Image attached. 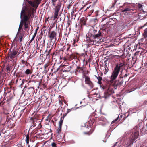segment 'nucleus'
I'll list each match as a JSON object with an SVG mask.
<instances>
[{"mask_svg":"<svg viewBox=\"0 0 147 147\" xmlns=\"http://www.w3.org/2000/svg\"><path fill=\"white\" fill-rule=\"evenodd\" d=\"M93 30V32L92 33V34H95L97 32V30H94L93 27L91 28V29H90V31Z\"/></svg>","mask_w":147,"mask_h":147,"instance_id":"obj_20","label":"nucleus"},{"mask_svg":"<svg viewBox=\"0 0 147 147\" xmlns=\"http://www.w3.org/2000/svg\"><path fill=\"white\" fill-rule=\"evenodd\" d=\"M26 142L27 144H28L29 142V136L28 135H27L26 137Z\"/></svg>","mask_w":147,"mask_h":147,"instance_id":"obj_19","label":"nucleus"},{"mask_svg":"<svg viewBox=\"0 0 147 147\" xmlns=\"http://www.w3.org/2000/svg\"><path fill=\"white\" fill-rule=\"evenodd\" d=\"M57 0H52V2L53 3V5L55 6L56 5L55 2L57 1Z\"/></svg>","mask_w":147,"mask_h":147,"instance_id":"obj_26","label":"nucleus"},{"mask_svg":"<svg viewBox=\"0 0 147 147\" xmlns=\"http://www.w3.org/2000/svg\"><path fill=\"white\" fill-rule=\"evenodd\" d=\"M138 131H136L133 135L132 138L130 139L129 145H130L132 144L134 140L138 138Z\"/></svg>","mask_w":147,"mask_h":147,"instance_id":"obj_3","label":"nucleus"},{"mask_svg":"<svg viewBox=\"0 0 147 147\" xmlns=\"http://www.w3.org/2000/svg\"><path fill=\"white\" fill-rule=\"evenodd\" d=\"M82 19H83V20H84V18H82V19H81V20H82Z\"/></svg>","mask_w":147,"mask_h":147,"instance_id":"obj_39","label":"nucleus"},{"mask_svg":"<svg viewBox=\"0 0 147 147\" xmlns=\"http://www.w3.org/2000/svg\"><path fill=\"white\" fill-rule=\"evenodd\" d=\"M73 109L72 108H71L70 109H67V113H68L71 111H72V110H73Z\"/></svg>","mask_w":147,"mask_h":147,"instance_id":"obj_29","label":"nucleus"},{"mask_svg":"<svg viewBox=\"0 0 147 147\" xmlns=\"http://www.w3.org/2000/svg\"><path fill=\"white\" fill-rule=\"evenodd\" d=\"M131 9L129 8H127L125 9L124 10H122V12H125V11H129Z\"/></svg>","mask_w":147,"mask_h":147,"instance_id":"obj_23","label":"nucleus"},{"mask_svg":"<svg viewBox=\"0 0 147 147\" xmlns=\"http://www.w3.org/2000/svg\"><path fill=\"white\" fill-rule=\"evenodd\" d=\"M142 5H139V9H141V8L142 7Z\"/></svg>","mask_w":147,"mask_h":147,"instance_id":"obj_31","label":"nucleus"},{"mask_svg":"<svg viewBox=\"0 0 147 147\" xmlns=\"http://www.w3.org/2000/svg\"><path fill=\"white\" fill-rule=\"evenodd\" d=\"M97 90H93L91 92V95H92V98H94L95 97H98L99 96L97 93L96 92Z\"/></svg>","mask_w":147,"mask_h":147,"instance_id":"obj_9","label":"nucleus"},{"mask_svg":"<svg viewBox=\"0 0 147 147\" xmlns=\"http://www.w3.org/2000/svg\"><path fill=\"white\" fill-rule=\"evenodd\" d=\"M23 25V23H22V22L21 21L17 34L18 36L19 35L21 34V30L22 29V28Z\"/></svg>","mask_w":147,"mask_h":147,"instance_id":"obj_11","label":"nucleus"},{"mask_svg":"<svg viewBox=\"0 0 147 147\" xmlns=\"http://www.w3.org/2000/svg\"><path fill=\"white\" fill-rule=\"evenodd\" d=\"M127 76V74H125V76Z\"/></svg>","mask_w":147,"mask_h":147,"instance_id":"obj_38","label":"nucleus"},{"mask_svg":"<svg viewBox=\"0 0 147 147\" xmlns=\"http://www.w3.org/2000/svg\"><path fill=\"white\" fill-rule=\"evenodd\" d=\"M61 127L62 126H60H60H59V127L58 128V133H59L61 129Z\"/></svg>","mask_w":147,"mask_h":147,"instance_id":"obj_30","label":"nucleus"},{"mask_svg":"<svg viewBox=\"0 0 147 147\" xmlns=\"http://www.w3.org/2000/svg\"><path fill=\"white\" fill-rule=\"evenodd\" d=\"M34 2L31 1H28V3L32 7H35L36 6V8L38 7V5L39 4L41 0H34Z\"/></svg>","mask_w":147,"mask_h":147,"instance_id":"obj_2","label":"nucleus"},{"mask_svg":"<svg viewBox=\"0 0 147 147\" xmlns=\"http://www.w3.org/2000/svg\"><path fill=\"white\" fill-rule=\"evenodd\" d=\"M98 83L99 84H101V81L98 80Z\"/></svg>","mask_w":147,"mask_h":147,"instance_id":"obj_35","label":"nucleus"},{"mask_svg":"<svg viewBox=\"0 0 147 147\" xmlns=\"http://www.w3.org/2000/svg\"><path fill=\"white\" fill-rule=\"evenodd\" d=\"M22 36H21V37L20 38V42L22 40Z\"/></svg>","mask_w":147,"mask_h":147,"instance_id":"obj_34","label":"nucleus"},{"mask_svg":"<svg viewBox=\"0 0 147 147\" xmlns=\"http://www.w3.org/2000/svg\"><path fill=\"white\" fill-rule=\"evenodd\" d=\"M89 45H93L94 44V42L93 40L90 39L88 42Z\"/></svg>","mask_w":147,"mask_h":147,"instance_id":"obj_16","label":"nucleus"},{"mask_svg":"<svg viewBox=\"0 0 147 147\" xmlns=\"http://www.w3.org/2000/svg\"><path fill=\"white\" fill-rule=\"evenodd\" d=\"M118 118H119V116H118L117 117L115 120H114L112 121V122H111V124L113 123H115V122L117 121L118 119Z\"/></svg>","mask_w":147,"mask_h":147,"instance_id":"obj_24","label":"nucleus"},{"mask_svg":"<svg viewBox=\"0 0 147 147\" xmlns=\"http://www.w3.org/2000/svg\"><path fill=\"white\" fill-rule=\"evenodd\" d=\"M59 104H61V103H62V102L60 100H59Z\"/></svg>","mask_w":147,"mask_h":147,"instance_id":"obj_36","label":"nucleus"},{"mask_svg":"<svg viewBox=\"0 0 147 147\" xmlns=\"http://www.w3.org/2000/svg\"><path fill=\"white\" fill-rule=\"evenodd\" d=\"M105 71H104V74H106L108 72L109 69H108L107 67V66L105 67Z\"/></svg>","mask_w":147,"mask_h":147,"instance_id":"obj_21","label":"nucleus"},{"mask_svg":"<svg viewBox=\"0 0 147 147\" xmlns=\"http://www.w3.org/2000/svg\"><path fill=\"white\" fill-rule=\"evenodd\" d=\"M32 10L31 9H26V6H24L22 9L21 13V17L23 18L21 21L23 24H24V27L26 29L28 26L27 21L31 16Z\"/></svg>","mask_w":147,"mask_h":147,"instance_id":"obj_1","label":"nucleus"},{"mask_svg":"<svg viewBox=\"0 0 147 147\" xmlns=\"http://www.w3.org/2000/svg\"><path fill=\"white\" fill-rule=\"evenodd\" d=\"M52 146L53 147H56V144L55 142H53L52 143Z\"/></svg>","mask_w":147,"mask_h":147,"instance_id":"obj_27","label":"nucleus"},{"mask_svg":"<svg viewBox=\"0 0 147 147\" xmlns=\"http://www.w3.org/2000/svg\"><path fill=\"white\" fill-rule=\"evenodd\" d=\"M56 33L54 31L51 32L49 34V36L50 39L52 40L55 39V40H56Z\"/></svg>","mask_w":147,"mask_h":147,"instance_id":"obj_7","label":"nucleus"},{"mask_svg":"<svg viewBox=\"0 0 147 147\" xmlns=\"http://www.w3.org/2000/svg\"><path fill=\"white\" fill-rule=\"evenodd\" d=\"M123 65V63H120L119 64H117L116 65L115 69L117 70L120 71L121 68Z\"/></svg>","mask_w":147,"mask_h":147,"instance_id":"obj_10","label":"nucleus"},{"mask_svg":"<svg viewBox=\"0 0 147 147\" xmlns=\"http://www.w3.org/2000/svg\"><path fill=\"white\" fill-rule=\"evenodd\" d=\"M119 72V71L114 69V71L112 73L111 76V80H113L116 79L118 76Z\"/></svg>","mask_w":147,"mask_h":147,"instance_id":"obj_5","label":"nucleus"},{"mask_svg":"<svg viewBox=\"0 0 147 147\" xmlns=\"http://www.w3.org/2000/svg\"><path fill=\"white\" fill-rule=\"evenodd\" d=\"M74 44L76 42V40H74Z\"/></svg>","mask_w":147,"mask_h":147,"instance_id":"obj_37","label":"nucleus"},{"mask_svg":"<svg viewBox=\"0 0 147 147\" xmlns=\"http://www.w3.org/2000/svg\"><path fill=\"white\" fill-rule=\"evenodd\" d=\"M37 29H36V30L35 32L34 33V35H33V37L31 39V41H33L35 37V36L36 35V34L37 33Z\"/></svg>","mask_w":147,"mask_h":147,"instance_id":"obj_15","label":"nucleus"},{"mask_svg":"<svg viewBox=\"0 0 147 147\" xmlns=\"http://www.w3.org/2000/svg\"><path fill=\"white\" fill-rule=\"evenodd\" d=\"M101 33L99 32L98 34L96 35H93V37L94 38H98L100 37L101 36Z\"/></svg>","mask_w":147,"mask_h":147,"instance_id":"obj_13","label":"nucleus"},{"mask_svg":"<svg viewBox=\"0 0 147 147\" xmlns=\"http://www.w3.org/2000/svg\"><path fill=\"white\" fill-rule=\"evenodd\" d=\"M18 51L16 50H13L11 51L9 54V57L11 59L15 58L18 53Z\"/></svg>","mask_w":147,"mask_h":147,"instance_id":"obj_6","label":"nucleus"},{"mask_svg":"<svg viewBox=\"0 0 147 147\" xmlns=\"http://www.w3.org/2000/svg\"><path fill=\"white\" fill-rule=\"evenodd\" d=\"M97 79H98V80H99V81H101L102 80V78L100 76H99L98 77H96Z\"/></svg>","mask_w":147,"mask_h":147,"instance_id":"obj_28","label":"nucleus"},{"mask_svg":"<svg viewBox=\"0 0 147 147\" xmlns=\"http://www.w3.org/2000/svg\"><path fill=\"white\" fill-rule=\"evenodd\" d=\"M85 82L86 83L88 84L91 88L93 87V85L92 83L90 80V78L87 76L85 77Z\"/></svg>","mask_w":147,"mask_h":147,"instance_id":"obj_8","label":"nucleus"},{"mask_svg":"<svg viewBox=\"0 0 147 147\" xmlns=\"http://www.w3.org/2000/svg\"><path fill=\"white\" fill-rule=\"evenodd\" d=\"M143 35L146 40V42L147 43V28L144 30Z\"/></svg>","mask_w":147,"mask_h":147,"instance_id":"obj_12","label":"nucleus"},{"mask_svg":"<svg viewBox=\"0 0 147 147\" xmlns=\"http://www.w3.org/2000/svg\"><path fill=\"white\" fill-rule=\"evenodd\" d=\"M117 86V84L116 85V86H115H115Z\"/></svg>","mask_w":147,"mask_h":147,"instance_id":"obj_40","label":"nucleus"},{"mask_svg":"<svg viewBox=\"0 0 147 147\" xmlns=\"http://www.w3.org/2000/svg\"><path fill=\"white\" fill-rule=\"evenodd\" d=\"M25 80H23L22 81V84H23Z\"/></svg>","mask_w":147,"mask_h":147,"instance_id":"obj_32","label":"nucleus"},{"mask_svg":"<svg viewBox=\"0 0 147 147\" xmlns=\"http://www.w3.org/2000/svg\"><path fill=\"white\" fill-rule=\"evenodd\" d=\"M36 11V9H34V8H32V13L33 14V12L34 11Z\"/></svg>","mask_w":147,"mask_h":147,"instance_id":"obj_33","label":"nucleus"},{"mask_svg":"<svg viewBox=\"0 0 147 147\" xmlns=\"http://www.w3.org/2000/svg\"><path fill=\"white\" fill-rule=\"evenodd\" d=\"M70 47V45L69 44H67L64 47V49L66 48L67 50V51L69 50Z\"/></svg>","mask_w":147,"mask_h":147,"instance_id":"obj_14","label":"nucleus"},{"mask_svg":"<svg viewBox=\"0 0 147 147\" xmlns=\"http://www.w3.org/2000/svg\"><path fill=\"white\" fill-rule=\"evenodd\" d=\"M94 9L91 10H90L88 13V16H90L92 13L93 12Z\"/></svg>","mask_w":147,"mask_h":147,"instance_id":"obj_22","label":"nucleus"},{"mask_svg":"<svg viewBox=\"0 0 147 147\" xmlns=\"http://www.w3.org/2000/svg\"><path fill=\"white\" fill-rule=\"evenodd\" d=\"M60 8V6L58 5L54 9V19L57 18L58 16V13Z\"/></svg>","mask_w":147,"mask_h":147,"instance_id":"obj_4","label":"nucleus"},{"mask_svg":"<svg viewBox=\"0 0 147 147\" xmlns=\"http://www.w3.org/2000/svg\"><path fill=\"white\" fill-rule=\"evenodd\" d=\"M90 9V11L94 9L93 7L92 6L90 5L89 7H87L86 9L85 10V11H86L88 9Z\"/></svg>","mask_w":147,"mask_h":147,"instance_id":"obj_17","label":"nucleus"},{"mask_svg":"<svg viewBox=\"0 0 147 147\" xmlns=\"http://www.w3.org/2000/svg\"><path fill=\"white\" fill-rule=\"evenodd\" d=\"M25 73L27 74H31V72L29 69H27L25 71Z\"/></svg>","mask_w":147,"mask_h":147,"instance_id":"obj_18","label":"nucleus"},{"mask_svg":"<svg viewBox=\"0 0 147 147\" xmlns=\"http://www.w3.org/2000/svg\"><path fill=\"white\" fill-rule=\"evenodd\" d=\"M63 123V120H61L59 122V126H62V123Z\"/></svg>","mask_w":147,"mask_h":147,"instance_id":"obj_25","label":"nucleus"}]
</instances>
